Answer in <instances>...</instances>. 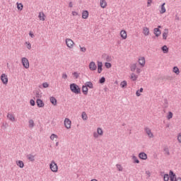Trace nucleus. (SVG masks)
<instances>
[{
    "instance_id": "obj_50",
    "label": "nucleus",
    "mask_w": 181,
    "mask_h": 181,
    "mask_svg": "<svg viewBox=\"0 0 181 181\" xmlns=\"http://www.w3.org/2000/svg\"><path fill=\"white\" fill-rule=\"evenodd\" d=\"M100 84H103V83H105V77H102L100 79Z\"/></svg>"
},
{
    "instance_id": "obj_37",
    "label": "nucleus",
    "mask_w": 181,
    "mask_h": 181,
    "mask_svg": "<svg viewBox=\"0 0 181 181\" xmlns=\"http://www.w3.org/2000/svg\"><path fill=\"white\" fill-rule=\"evenodd\" d=\"M167 119H172L173 118V112H168L166 116Z\"/></svg>"
},
{
    "instance_id": "obj_42",
    "label": "nucleus",
    "mask_w": 181,
    "mask_h": 181,
    "mask_svg": "<svg viewBox=\"0 0 181 181\" xmlns=\"http://www.w3.org/2000/svg\"><path fill=\"white\" fill-rule=\"evenodd\" d=\"M116 168L119 170V172H122L124 170V168H122V165L121 164H117Z\"/></svg>"
},
{
    "instance_id": "obj_18",
    "label": "nucleus",
    "mask_w": 181,
    "mask_h": 181,
    "mask_svg": "<svg viewBox=\"0 0 181 181\" xmlns=\"http://www.w3.org/2000/svg\"><path fill=\"white\" fill-rule=\"evenodd\" d=\"M165 5H166V3H163L159 6V12L161 15H163V13H166V7H165Z\"/></svg>"
},
{
    "instance_id": "obj_34",
    "label": "nucleus",
    "mask_w": 181,
    "mask_h": 181,
    "mask_svg": "<svg viewBox=\"0 0 181 181\" xmlns=\"http://www.w3.org/2000/svg\"><path fill=\"white\" fill-rule=\"evenodd\" d=\"M173 71L177 75H179L180 74V71H179V68H177V66H174L173 69Z\"/></svg>"
},
{
    "instance_id": "obj_6",
    "label": "nucleus",
    "mask_w": 181,
    "mask_h": 181,
    "mask_svg": "<svg viewBox=\"0 0 181 181\" xmlns=\"http://www.w3.org/2000/svg\"><path fill=\"white\" fill-rule=\"evenodd\" d=\"M21 63L25 69H29V67H30L29 60L26 57H23L21 59Z\"/></svg>"
},
{
    "instance_id": "obj_58",
    "label": "nucleus",
    "mask_w": 181,
    "mask_h": 181,
    "mask_svg": "<svg viewBox=\"0 0 181 181\" xmlns=\"http://www.w3.org/2000/svg\"><path fill=\"white\" fill-rule=\"evenodd\" d=\"M69 8H73V3H69Z\"/></svg>"
},
{
    "instance_id": "obj_36",
    "label": "nucleus",
    "mask_w": 181,
    "mask_h": 181,
    "mask_svg": "<svg viewBox=\"0 0 181 181\" xmlns=\"http://www.w3.org/2000/svg\"><path fill=\"white\" fill-rule=\"evenodd\" d=\"M85 86H86L88 88H94V86L91 81L86 82Z\"/></svg>"
},
{
    "instance_id": "obj_27",
    "label": "nucleus",
    "mask_w": 181,
    "mask_h": 181,
    "mask_svg": "<svg viewBox=\"0 0 181 181\" xmlns=\"http://www.w3.org/2000/svg\"><path fill=\"white\" fill-rule=\"evenodd\" d=\"M50 103L54 105H57V100L54 97L52 96L49 98Z\"/></svg>"
},
{
    "instance_id": "obj_30",
    "label": "nucleus",
    "mask_w": 181,
    "mask_h": 181,
    "mask_svg": "<svg viewBox=\"0 0 181 181\" xmlns=\"http://www.w3.org/2000/svg\"><path fill=\"white\" fill-rule=\"evenodd\" d=\"M81 118L83 119V121H87V119H88V117H87V113H86V112H82Z\"/></svg>"
},
{
    "instance_id": "obj_1",
    "label": "nucleus",
    "mask_w": 181,
    "mask_h": 181,
    "mask_svg": "<svg viewBox=\"0 0 181 181\" xmlns=\"http://www.w3.org/2000/svg\"><path fill=\"white\" fill-rule=\"evenodd\" d=\"M70 90L74 94H80V93H81V89L80 88V86H78V85L76 83L70 84Z\"/></svg>"
},
{
    "instance_id": "obj_9",
    "label": "nucleus",
    "mask_w": 181,
    "mask_h": 181,
    "mask_svg": "<svg viewBox=\"0 0 181 181\" xmlns=\"http://www.w3.org/2000/svg\"><path fill=\"white\" fill-rule=\"evenodd\" d=\"M0 78L1 80V83H3L4 86H6V84H8V75H6V74H2Z\"/></svg>"
},
{
    "instance_id": "obj_54",
    "label": "nucleus",
    "mask_w": 181,
    "mask_h": 181,
    "mask_svg": "<svg viewBox=\"0 0 181 181\" xmlns=\"http://www.w3.org/2000/svg\"><path fill=\"white\" fill-rule=\"evenodd\" d=\"M29 36H30L32 38L35 37V34H33V32L30 31L29 32Z\"/></svg>"
},
{
    "instance_id": "obj_55",
    "label": "nucleus",
    "mask_w": 181,
    "mask_h": 181,
    "mask_svg": "<svg viewBox=\"0 0 181 181\" xmlns=\"http://www.w3.org/2000/svg\"><path fill=\"white\" fill-rule=\"evenodd\" d=\"M62 78H64V80H67V74H62Z\"/></svg>"
},
{
    "instance_id": "obj_11",
    "label": "nucleus",
    "mask_w": 181,
    "mask_h": 181,
    "mask_svg": "<svg viewBox=\"0 0 181 181\" xmlns=\"http://www.w3.org/2000/svg\"><path fill=\"white\" fill-rule=\"evenodd\" d=\"M160 25H158V28L153 29V33L156 37H159L160 36L162 32L160 31Z\"/></svg>"
},
{
    "instance_id": "obj_24",
    "label": "nucleus",
    "mask_w": 181,
    "mask_h": 181,
    "mask_svg": "<svg viewBox=\"0 0 181 181\" xmlns=\"http://www.w3.org/2000/svg\"><path fill=\"white\" fill-rule=\"evenodd\" d=\"M130 78L132 80V81H136L138 80V75H136L135 73H132L130 75Z\"/></svg>"
},
{
    "instance_id": "obj_21",
    "label": "nucleus",
    "mask_w": 181,
    "mask_h": 181,
    "mask_svg": "<svg viewBox=\"0 0 181 181\" xmlns=\"http://www.w3.org/2000/svg\"><path fill=\"white\" fill-rule=\"evenodd\" d=\"M7 118L11 121V122H15V121H16V119L15 118V115H13V114L12 113H8L7 115Z\"/></svg>"
},
{
    "instance_id": "obj_17",
    "label": "nucleus",
    "mask_w": 181,
    "mask_h": 181,
    "mask_svg": "<svg viewBox=\"0 0 181 181\" xmlns=\"http://www.w3.org/2000/svg\"><path fill=\"white\" fill-rule=\"evenodd\" d=\"M144 131L148 138H153V133H152V130H151V129L146 127L144 129Z\"/></svg>"
},
{
    "instance_id": "obj_10",
    "label": "nucleus",
    "mask_w": 181,
    "mask_h": 181,
    "mask_svg": "<svg viewBox=\"0 0 181 181\" xmlns=\"http://www.w3.org/2000/svg\"><path fill=\"white\" fill-rule=\"evenodd\" d=\"M120 37L122 39V40H126V39L128 38V33H127V30H121L120 33Z\"/></svg>"
},
{
    "instance_id": "obj_56",
    "label": "nucleus",
    "mask_w": 181,
    "mask_h": 181,
    "mask_svg": "<svg viewBox=\"0 0 181 181\" xmlns=\"http://www.w3.org/2000/svg\"><path fill=\"white\" fill-rule=\"evenodd\" d=\"M73 76H74L76 78H77L78 77V74L77 72H74Z\"/></svg>"
},
{
    "instance_id": "obj_43",
    "label": "nucleus",
    "mask_w": 181,
    "mask_h": 181,
    "mask_svg": "<svg viewBox=\"0 0 181 181\" xmlns=\"http://www.w3.org/2000/svg\"><path fill=\"white\" fill-rule=\"evenodd\" d=\"M57 138H59V136L55 134H52L50 136L51 141H54V139H57Z\"/></svg>"
},
{
    "instance_id": "obj_7",
    "label": "nucleus",
    "mask_w": 181,
    "mask_h": 181,
    "mask_svg": "<svg viewBox=\"0 0 181 181\" xmlns=\"http://www.w3.org/2000/svg\"><path fill=\"white\" fill-rule=\"evenodd\" d=\"M64 127L66 129H70L71 128V120L69 118H65L64 121Z\"/></svg>"
},
{
    "instance_id": "obj_45",
    "label": "nucleus",
    "mask_w": 181,
    "mask_h": 181,
    "mask_svg": "<svg viewBox=\"0 0 181 181\" xmlns=\"http://www.w3.org/2000/svg\"><path fill=\"white\" fill-rule=\"evenodd\" d=\"M105 66L106 69H111V67H112L111 63H110V62H106L105 64Z\"/></svg>"
},
{
    "instance_id": "obj_2",
    "label": "nucleus",
    "mask_w": 181,
    "mask_h": 181,
    "mask_svg": "<svg viewBox=\"0 0 181 181\" xmlns=\"http://www.w3.org/2000/svg\"><path fill=\"white\" fill-rule=\"evenodd\" d=\"M65 45L69 49H74V46H76V43L71 38H66Z\"/></svg>"
},
{
    "instance_id": "obj_8",
    "label": "nucleus",
    "mask_w": 181,
    "mask_h": 181,
    "mask_svg": "<svg viewBox=\"0 0 181 181\" xmlns=\"http://www.w3.org/2000/svg\"><path fill=\"white\" fill-rule=\"evenodd\" d=\"M170 181H181V177H176V175L173 173V171H170Z\"/></svg>"
},
{
    "instance_id": "obj_28",
    "label": "nucleus",
    "mask_w": 181,
    "mask_h": 181,
    "mask_svg": "<svg viewBox=\"0 0 181 181\" xmlns=\"http://www.w3.org/2000/svg\"><path fill=\"white\" fill-rule=\"evenodd\" d=\"M88 11H83L82 12V18L87 19L88 18Z\"/></svg>"
},
{
    "instance_id": "obj_51",
    "label": "nucleus",
    "mask_w": 181,
    "mask_h": 181,
    "mask_svg": "<svg viewBox=\"0 0 181 181\" xmlns=\"http://www.w3.org/2000/svg\"><path fill=\"white\" fill-rule=\"evenodd\" d=\"M177 139L180 144H181V133L179 134L177 136Z\"/></svg>"
},
{
    "instance_id": "obj_41",
    "label": "nucleus",
    "mask_w": 181,
    "mask_h": 181,
    "mask_svg": "<svg viewBox=\"0 0 181 181\" xmlns=\"http://www.w3.org/2000/svg\"><path fill=\"white\" fill-rule=\"evenodd\" d=\"M28 124L30 128H33V127H35V122L33 121V119H30L28 121Z\"/></svg>"
},
{
    "instance_id": "obj_59",
    "label": "nucleus",
    "mask_w": 181,
    "mask_h": 181,
    "mask_svg": "<svg viewBox=\"0 0 181 181\" xmlns=\"http://www.w3.org/2000/svg\"><path fill=\"white\" fill-rule=\"evenodd\" d=\"M55 145L56 146H59V142H57Z\"/></svg>"
},
{
    "instance_id": "obj_13",
    "label": "nucleus",
    "mask_w": 181,
    "mask_h": 181,
    "mask_svg": "<svg viewBox=\"0 0 181 181\" xmlns=\"http://www.w3.org/2000/svg\"><path fill=\"white\" fill-rule=\"evenodd\" d=\"M142 33L144 36H149L151 35V30H149V28L148 27H143L142 28Z\"/></svg>"
},
{
    "instance_id": "obj_47",
    "label": "nucleus",
    "mask_w": 181,
    "mask_h": 181,
    "mask_svg": "<svg viewBox=\"0 0 181 181\" xmlns=\"http://www.w3.org/2000/svg\"><path fill=\"white\" fill-rule=\"evenodd\" d=\"M152 1L153 0H147V8L152 6Z\"/></svg>"
},
{
    "instance_id": "obj_49",
    "label": "nucleus",
    "mask_w": 181,
    "mask_h": 181,
    "mask_svg": "<svg viewBox=\"0 0 181 181\" xmlns=\"http://www.w3.org/2000/svg\"><path fill=\"white\" fill-rule=\"evenodd\" d=\"M71 15L72 16H78V12L74 11L71 12Z\"/></svg>"
},
{
    "instance_id": "obj_25",
    "label": "nucleus",
    "mask_w": 181,
    "mask_h": 181,
    "mask_svg": "<svg viewBox=\"0 0 181 181\" xmlns=\"http://www.w3.org/2000/svg\"><path fill=\"white\" fill-rule=\"evenodd\" d=\"M100 5L103 9L107 8V1L100 0Z\"/></svg>"
},
{
    "instance_id": "obj_19",
    "label": "nucleus",
    "mask_w": 181,
    "mask_h": 181,
    "mask_svg": "<svg viewBox=\"0 0 181 181\" xmlns=\"http://www.w3.org/2000/svg\"><path fill=\"white\" fill-rule=\"evenodd\" d=\"M36 104L38 108H43L45 107V103L40 99H37Z\"/></svg>"
},
{
    "instance_id": "obj_12",
    "label": "nucleus",
    "mask_w": 181,
    "mask_h": 181,
    "mask_svg": "<svg viewBox=\"0 0 181 181\" xmlns=\"http://www.w3.org/2000/svg\"><path fill=\"white\" fill-rule=\"evenodd\" d=\"M138 63L141 67H145V64L146 63L144 57H139L138 59Z\"/></svg>"
},
{
    "instance_id": "obj_39",
    "label": "nucleus",
    "mask_w": 181,
    "mask_h": 181,
    "mask_svg": "<svg viewBox=\"0 0 181 181\" xmlns=\"http://www.w3.org/2000/svg\"><path fill=\"white\" fill-rule=\"evenodd\" d=\"M141 93H144V88H141L136 92V97H141Z\"/></svg>"
},
{
    "instance_id": "obj_35",
    "label": "nucleus",
    "mask_w": 181,
    "mask_h": 181,
    "mask_svg": "<svg viewBox=\"0 0 181 181\" xmlns=\"http://www.w3.org/2000/svg\"><path fill=\"white\" fill-rule=\"evenodd\" d=\"M127 81H122L120 83V87H121L122 88H127Z\"/></svg>"
},
{
    "instance_id": "obj_16",
    "label": "nucleus",
    "mask_w": 181,
    "mask_h": 181,
    "mask_svg": "<svg viewBox=\"0 0 181 181\" xmlns=\"http://www.w3.org/2000/svg\"><path fill=\"white\" fill-rule=\"evenodd\" d=\"M26 158L30 162H35L36 156H35L33 153H30L26 156Z\"/></svg>"
},
{
    "instance_id": "obj_26",
    "label": "nucleus",
    "mask_w": 181,
    "mask_h": 181,
    "mask_svg": "<svg viewBox=\"0 0 181 181\" xmlns=\"http://www.w3.org/2000/svg\"><path fill=\"white\" fill-rule=\"evenodd\" d=\"M82 93H83L85 95L88 94V88L86 85L82 86Z\"/></svg>"
},
{
    "instance_id": "obj_33",
    "label": "nucleus",
    "mask_w": 181,
    "mask_h": 181,
    "mask_svg": "<svg viewBox=\"0 0 181 181\" xmlns=\"http://www.w3.org/2000/svg\"><path fill=\"white\" fill-rule=\"evenodd\" d=\"M161 49H162L163 53H165V54L169 53V48H168V46L164 45V46H163V47Z\"/></svg>"
},
{
    "instance_id": "obj_44",
    "label": "nucleus",
    "mask_w": 181,
    "mask_h": 181,
    "mask_svg": "<svg viewBox=\"0 0 181 181\" xmlns=\"http://www.w3.org/2000/svg\"><path fill=\"white\" fill-rule=\"evenodd\" d=\"M25 45L28 50H30V49H32V44H30L29 42H25Z\"/></svg>"
},
{
    "instance_id": "obj_14",
    "label": "nucleus",
    "mask_w": 181,
    "mask_h": 181,
    "mask_svg": "<svg viewBox=\"0 0 181 181\" xmlns=\"http://www.w3.org/2000/svg\"><path fill=\"white\" fill-rule=\"evenodd\" d=\"M162 36L163 40H168V37H169V29L165 28L163 32Z\"/></svg>"
},
{
    "instance_id": "obj_20",
    "label": "nucleus",
    "mask_w": 181,
    "mask_h": 181,
    "mask_svg": "<svg viewBox=\"0 0 181 181\" xmlns=\"http://www.w3.org/2000/svg\"><path fill=\"white\" fill-rule=\"evenodd\" d=\"M38 18L40 21H42L44 22V21H46V15H45L44 12H40L38 14Z\"/></svg>"
},
{
    "instance_id": "obj_23",
    "label": "nucleus",
    "mask_w": 181,
    "mask_h": 181,
    "mask_svg": "<svg viewBox=\"0 0 181 181\" xmlns=\"http://www.w3.org/2000/svg\"><path fill=\"white\" fill-rule=\"evenodd\" d=\"M98 73L100 74L103 71V62H98Z\"/></svg>"
},
{
    "instance_id": "obj_52",
    "label": "nucleus",
    "mask_w": 181,
    "mask_h": 181,
    "mask_svg": "<svg viewBox=\"0 0 181 181\" xmlns=\"http://www.w3.org/2000/svg\"><path fill=\"white\" fill-rule=\"evenodd\" d=\"M30 105H32V107H35V100H33V99H31L30 100Z\"/></svg>"
},
{
    "instance_id": "obj_40",
    "label": "nucleus",
    "mask_w": 181,
    "mask_h": 181,
    "mask_svg": "<svg viewBox=\"0 0 181 181\" xmlns=\"http://www.w3.org/2000/svg\"><path fill=\"white\" fill-rule=\"evenodd\" d=\"M132 159L134 163H139V160H138V158L136 156H132Z\"/></svg>"
},
{
    "instance_id": "obj_5",
    "label": "nucleus",
    "mask_w": 181,
    "mask_h": 181,
    "mask_svg": "<svg viewBox=\"0 0 181 181\" xmlns=\"http://www.w3.org/2000/svg\"><path fill=\"white\" fill-rule=\"evenodd\" d=\"M104 135V131H103V129L101 127H98L97 129V132L93 133V138H98V136H103Z\"/></svg>"
},
{
    "instance_id": "obj_38",
    "label": "nucleus",
    "mask_w": 181,
    "mask_h": 181,
    "mask_svg": "<svg viewBox=\"0 0 181 181\" xmlns=\"http://www.w3.org/2000/svg\"><path fill=\"white\" fill-rule=\"evenodd\" d=\"M17 9L18 11H22L23 9V4H22V3H17Z\"/></svg>"
},
{
    "instance_id": "obj_22",
    "label": "nucleus",
    "mask_w": 181,
    "mask_h": 181,
    "mask_svg": "<svg viewBox=\"0 0 181 181\" xmlns=\"http://www.w3.org/2000/svg\"><path fill=\"white\" fill-rule=\"evenodd\" d=\"M139 158L143 160H146V159H148V155L144 152H142L139 154Z\"/></svg>"
},
{
    "instance_id": "obj_29",
    "label": "nucleus",
    "mask_w": 181,
    "mask_h": 181,
    "mask_svg": "<svg viewBox=\"0 0 181 181\" xmlns=\"http://www.w3.org/2000/svg\"><path fill=\"white\" fill-rule=\"evenodd\" d=\"M17 166L20 167L21 169L24 168L25 164L23 163V161L22 160H17L16 161Z\"/></svg>"
},
{
    "instance_id": "obj_4",
    "label": "nucleus",
    "mask_w": 181,
    "mask_h": 181,
    "mask_svg": "<svg viewBox=\"0 0 181 181\" xmlns=\"http://www.w3.org/2000/svg\"><path fill=\"white\" fill-rule=\"evenodd\" d=\"M130 70H131V71H135V70H136V74H141V71H142L141 68H139L138 65L136 64H132L130 66Z\"/></svg>"
},
{
    "instance_id": "obj_15",
    "label": "nucleus",
    "mask_w": 181,
    "mask_h": 181,
    "mask_svg": "<svg viewBox=\"0 0 181 181\" xmlns=\"http://www.w3.org/2000/svg\"><path fill=\"white\" fill-rule=\"evenodd\" d=\"M89 70H90V71H95V70H97V64H95V62L92 61L89 63Z\"/></svg>"
},
{
    "instance_id": "obj_31",
    "label": "nucleus",
    "mask_w": 181,
    "mask_h": 181,
    "mask_svg": "<svg viewBox=\"0 0 181 181\" xmlns=\"http://www.w3.org/2000/svg\"><path fill=\"white\" fill-rule=\"evenodd\" d=\"M170 180V173L169 174H165L163 176V180L164 181H169Z\"/></svg>"
},
{
    "instance_id": "obj_57",
    "label": "nucleus",
    "mask_w": 181,
    "mask_h": 181,
    "mask_svg": "<svg viewBox=\"0 0 181 181\" xmlns=\"http://www.w3.org/2000/svg\"><path fill=\"white\" fill-rule=\"evenodd\" d=\"M110 60H111V57H107V62H110Z\"/></svg>"
},
{
    "instance_id": "obj_46",
    "label": "nucleus",
    "mask_w": 181,
    "mask_h": 181,
    "mask_svg": "<svg viewBox=\"0 0 181 181\" xmlns=\"http://www.w3.org/2000/svg\"><path fill=\"white\" fill-rule=\"evenodd\" d=\"M164 153L165 155H170V153L169 152V148H164Z\"/></svg>"
},
{
    "instance_id": "obj_48",
    "label": "nucleus",
    "mask_w": 181,
    "mask_h": 181,
    "mask_svg": "<svg viewBox=\"0 0 181 181\" xmlns=\"http://www.w3.org/2000/svg\"><path fill=\"white\" fill-rule=\"evenodd\" d=\"M43 88H47L49 87V83L47 82H45L42 83Z\"/></svg>"
},
{
    "instance_id": "obj_53",
    "label": "nucleus",
    "mask_w": 181,
    "mask_h": 181,
    "mask_svg": "<svg viewBox=\"0 0 181 181\" xmlns=\"http://www.w3.org/2000/svg\"><path fill=\"white\" fill-rule=\"evenodd\" d=\"M146 175L147 177H151V171L149 170L146 171Z\"/></svg>"
},
{
    "instance_id": "obj_3",
    "label": "nucleus",
    "mask_w": 181,
    "mask_h": 181,
    "mask_svg": "<svg viewBox=\"0 0 181 181\" xmlns=\"http://www.w3.org/2000/svg\"><path fill=\"white\" fill-rule=\"evenodd\" d=\"M49 169L54 173H57V172H59V166L57 165V163H56L55 160L51 161V163H49Z\"/></svg>"
},
{
    "instance_id": "obj_32",
    "label": "nucleus",
    "mask_w": 181,
    "mask_h": 181,
    "mask_svg": "<svg viewBox=\"0 0 181 181\" xmlns=\"http://www.w3.org/2000/svg\"><path fill=\"white\" fill-rule=\"evenodd\" d=\"M79 50L81 53H86V52H87V48L86 47L79 45Z\"/></svg>"
}]
</instances>
